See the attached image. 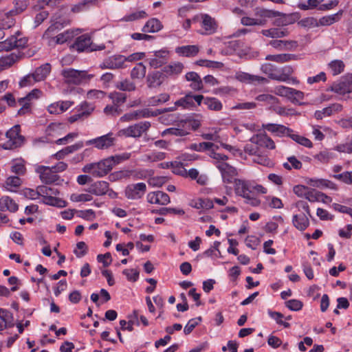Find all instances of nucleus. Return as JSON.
I'll list each match as a JSON object with an SVG mask.
<instances>
[{
  "mask_svg": "<svg viewBox=\"0 0 352 352\" xmlns=\"http://www.w3.org/2000/svg\"><path fill=\"white\" fill-rule=\"evenodd\" d=\"M114 166L113 157H107L98 162L90 163L82 168V171L89 173L96 177H102L107 175Z\"/></svg>",
  "mask_w": 352,
  "mask_h": 352,
  "instance_id": "1",
  "label": "nucleus"
},
{
  "mask_svg": "<svg viewBox=\"0 0 352 352\" xmlns=\"http://www.w3.org/2000/svg\"><path fill=\"white\" fill-rule=\"evenodd\" d=\"M61 74L65 83L69 85H80L87 82L94 77L93 74H89L85 70H76L72 68L65 69Z\"/></svg>",
  "mask_w": 352,
  "mask_h": 352,
  "instance_id": "2",
  "label": "nucleus"
},
{
  "mask_svg": "<svg viewBox=\"0 0 352 352\" xmlns=\"http://www.w3.org/2000/svg\"><path fill=\"white\" fill-rule=\"evenodd\" d=\"M58 193L59 191L56 188L38 186V194H40V197L43 198V201L44 204L58 208L65 207L67 202L55 197Z\"/></svg>",
  "mask_w": 352,
  "mask_h": 352,
  "instance_id": "3",
  "label": "nucleus"
},
{
  "mask_svg": "<svg viewBox=\"0 0 352 352\" xmlns=\"http://www.w3.org/2000/svg\"><path fill=\"white\" fill-rule=\"evenodd\" d=\"M20 125H14L6 133L7 140L2 144L5 149H13L21 146L24 142V137L20 135Z\"/></svg>",
  "mask_w": 352,
  "mask_h": 352,
  "instance_id": "4",
  "label": "nucleus"
},
{
  "mask_svg": "<svg viewBox=\"0 0 352 352\" xmlns=\"http://www.w3.org/2000/svg\"><path fill=\"white\" fill-rule=\"evenodd\" d=\"M151 127V122L148 121L140 122L135 124L131 125L125 129H121L119 131V135H122L126 138H140L146 133Z\"/></svg>",
  "mask_w": 352,
  "mask_h": 352,
  "instance_id": "5",
  "label": "nucleus"
},
{
  "mask_svg": "<svg viewBox=\"0 0 352 352\" xmlns=\"http://www.w3.org/2000/svg\"><path fill=\"white\" fill-rule=\"evenodd\" d=\"M72 47L78 51V52H93L95 50H101L104 49V46H99L96 48L92 43L91 38L88 34H82L76 38L75 42L72 45Z\"/></svg>",
  "mask_w": 352,
  "mask_h": 352,
  "instance_id": "6",
  "label": "nucleus"
},
{
  "mask_svg": "<svg viewBox=\"0 0 352 352\" xmlns=\"http://www.w3.org/2000/svg\"><path fill=\"white\" fill-rule=\"evenodd\" d=\"M215 166L221 172L224 183L232 184L236 180L235 176L237 175V171L234 167L224 162H217Z\"/></svg>",
  "mask_w": 352,
  "mask_h": 352,
  "instance_id": "7",
  "label": "nucleus"
},
{
  "mask_svg": "<svg viewBox=\"0 0 352 352\" xmlns=\"http://www.w3.org/2000/svg\"><path fill=\"white\" fill-rule=\"evenodd\" d=\"M36 172L39 174L40 179L43 183L46 184H56L60 181V176L53 171V168L49 166H38L36 168Z\"/></svg>",
  "mask_w": 352,
  "mask_h": 352,
  "instance_id": "8",
  "label": "nucleus"
},
{
  "mask_svg": "<svg viewBox=\"0 0 352 352\" xmlns=\"http://www.w3.org/2000/svg\"><path fill=\"white\" fill-rule=\"evenodd\" d=\"M331 90L343 96L352 93V74H348L342 77L339 82L333 83Z\"/></svg>",
  "mask_w": 352,
  "mask_h": 352,
  "instance_id": "9",
  "label": "nucleus"
},
{
  "mask_svg": "<svg viewBox=\"0 0 352 352\" xmlns=\"http://www.w3.org/2000/svg\"><path fill=\"white\" fill-rule=\"evenodd\" d=\"M21 33L18 31L14 35H12L6 40L2 41L6 51H10L14 48H23L26 46L28 38L20 37Z\"/></svg>",
  "mask_w": 352,
  "mask_h": 352,
  "instance_id": "10",
  "label": "nucleus"
},
{
  "mask_svg": "<svg viewBox=\"0 0 352 352\" xmlns=\"http://www.w3.org/2000/svg\"><path fill=\"white\" fill-rule=\"evenodd\" d=\"M146 191L144 183H138L128 185L125 188V196L129 199H139L143 197Z\"/></svg>",
  "mask_w": 352,
  "mask_h": 352,
  "instance_id": "11",
  "label": "nucleus"
},
{
  "mask_svg": "<svg viewBox=\"0 0 352 352\" xmlns=\"http://www.w3.org/2000/svg\"><path fill=\"white\" fill-rule=\"evenodd\" d=\"M115 138L111 136V133L102 135L100 137L88 140L86 145L94 144L98 149H107L114 144Z\"/></svg>",
  "mask_w": 352,
  "mask_h": 352,
  "instance_id": "12",
  "label": "nucleus"
},
{
  "mask_svg": "<svg viewBox=\"0 0 352 352\" xmlns=\"http://www.w3.org/2000/svg\"><path fill=\"white\" fill-rule=\"evenodd\" d=\"M126 62L125 56L122 55H114L104 60L100 65L102 69H120L124 67Z\"/></svg>",
  "mask_w": 352,
  "mask_h": 352,
  "instance_id": "13",
  "label": "nucleus"
},
{
  "mask_svg": "<svg viewBox=\"0 0 352 352\" xmlns=\"http://www.w3.org/2000/svg\"><path fill=\"white\" fill-rule=\"evenodd\" d=\"M29 3L28 0L16 1L15 3V8L13 10H10L6 13L7 19L8 20V25H3V28H10L13 25L12 16L19 14L23 12L28 7Z\"/></svg>",
  "mask_w": 352,
  "mask_h": 352,
  "instance_id": "14",
  "label": "nucleus"
},
{
  "mask_svg": "<svg viewBox=\"0 0 352 352\" xmlns=\"http://www.w3.org/2000/svg\"><path fill=\"white\" fill-rule=\"evenodd\" d=\"M166 78L162 71H154L148 73L146 76V84L149 88H156L160 87Z\"/></svg>",
  "mask_w": 352,
  "mask_h": 352,
  "instance_id": "15",
  "label": "nucleus"
},
{
  "mask_svg": "<svg viewBox=\"0 0 352 352\" xmlns=\"http://www.w3.org/2000/svg\"><path fill=\"white\" fill-rule=\"evenodd\" d=\"M168 56V51L160 50L155 52L154 57L150 58L147 60L151 67L157 69L162 67L167 62Z\"/></svg>",
  "mask_w": 352,
  "mask_h": 352,
  "instance_id": "16",
  "label": "nucleus"
},
{
  "mask_svg": "<svg viewBox=\"0 0 352 352\" xmlns=\"http://www.w3.org/2000/svg\"><path fill=\"white\" fill-rule=\"evenodd\" d=\"M250 141L258 146L266 147L270 149L275 148L274 142L266 134H256L253 135Z\"/></svg>",
  "mask_w": 352,
  "mask_h": 352,
  "instance_id": "17",
  "label": "nucleus"
},
{
  "mask_svg": "<svg viewBox=\"0 0 352 352\" xmlns=\"http://www.w3.org/2000/svg\"><path fill=\"white\" fill-rule=\"evenodd\" d=\"M147 201L150 204H157L160 205H167L170 199L168 194L162 191L149 192L147 195Z\"/></svg>",
  "mask_w": 352,
  "mask_h": 352,
  "instance_id": "18",
  "label": "nucleus"
},
{
  "mask_svg": "<svg viewBox=\"0 0 352 352\" xmlns=\"http://www.w3.org/2000/svg\"><path fill=\"white\" fill-rule=\"evenodd\" d=\"M262 127L272 133L276 134L278 136H283L285 135H287L288 136L289 133H292L293 130L286 127L284 125L282 124H263Z\"/></svg>",
  "mask_w": 352,
  "mask_h": 352,
  "instance_id": "19",
  "label": "nucleus"
},
{
  "mask_svg": "<svg viewBox=\"0 0 352 352\" xmlns=\"http://www.w3.org/2000/svg\"><path fill=\"white\" fill-rule=\"evenodd\" d=\"M269 45L279 50H292L298 47V43L296 41H282L272 40Z\"/></svg>",
  "mask_w": 352,
  "mask_h": 352,
  "instance_id": "20",
  "label": "nucleus"
},
{
  "mask_svg": "<svg viewBox=\"0 0 352 352\" xmlns=\"http://www.w3.org/2000/svg\"><path fill=\"white\" fill-rule=\"evenodd\" d=\"M109 184L105 181H98L91 184L87 191L98 196L106 195L108 192Z\"/></svg>",
  "mask_w": 352,
  "mask_h": 352,
  "instance_id": "21",
  "label": "nucleus"
},
{
  "mask_svg": "<svg viewBox=\"0 0 352 352\" xmlns=\"http://www.w3.org/2000/svg\"><path fill=\"white\" fill-rule=\"evenodd\" d=\"M201 26L205 30L206 34H211L216 32L217 29V24L214 19L212 18L208 14H203Z\"/></svg>",
  "mask_w": 352,
  "mask_h": 352,
  "instance_id": "22",
  "label": "nucleus"
},
{
  "mask_svg": "<svg viewBox=\"0 0 352 352\" xmlns=\"http://www.w3.org/2000/svg\"><path fill=\"white\" fill-rule=\"evenodd\" d=\"M294 226L300 231L305 230L309 226V221L305 214H294L292 218Z\"/></svg>",
  "mask_w": 352,
  "mask_h": 352,
  "instance_id": "23",
  "label": "nucleus"
},
{
  "mask_svg": "<svg viewBox=\"0 0 352 352\" xmlns=\"http://www.w3.org/2000/svg\"><path fill=\"white\" fill-rule=\"evenodd\" d=\"M199 51V47L198 45H184L181 47H177L175 49L176 53L181 56H186V57H193L195 56Z\"/></svg>",
  "mask_w": 352,
  "mask_h": 352,
  "instance_id": "24",
  "label": "nucleus"
},
{
  "mask_svg": "<svg viewBox=\"0 0 352 352\" xmlns=\"http://www.w3.org/2000/svg\"><path fill=\"white\" fill-rule=\"evenodd\" d=\"M343 11L340 10L336 14L327 15L321 17L318 21V27L319 26H327L331 25L336 22H338L340 20L341 16L342 15Z\"/></svg>",
  "mask_w": 352,
  "mask_h": 352,
  "instance_id": "25",
  "label": "nucleus"
},
{
  "mask_svg": "<svg viewBox=\"0 0 352 352\" xmlns=\"http://www.w3.org/2000/svg\"><path fill=\"white\" fill-rule=\"evenodd\" d=\"M83 146L84 144L82 142H78L75 144L68 146L63 148L62 150L57 152L54 156L57 160L63 159L67 155L80 149L83 147Z\"/></svg>",
  "mask_w": 352,
  "mask_h": 352,
  "instance_id": "26",
  "label": "nucleus"
},
{
  "mask_svg": "<svg viewBox=\"0 0 352 352\" xmlns=\"http://www.w3.org/2000/svg\"><path fill=\"white\" fill-rule=\"evenodd\" d=\"M184 69V65L182 63L177 62L169 64L163 67L162 72L166 76L178 75Z\"/></svg>",
  "mask_w": 352,
  "mask_h": 352,
  "instance_id": "27",
  "label": "nucleus"
},
{
  "mask_svg": "<svg viewBox=\"0 0 352 352\" xmlns=\"http://www.w3.org/2000/svg\"><path fill=\"white\" fill-rule=\"evenodd\" d=\"M0 210L1 211L8 210L14 212L18 210V205L10 197H2L0 199Z\"/></svg>",
  "mask_w": 352,
  "mask_h": 352,
  "instance_id": "28",
  "label": "nucleus"
},
{
  "mask_svg": "<svg viewBox=\"0 0 352 352\" xmlns=\"http://www.w3.org/2000/svg\"><path fill=\"white\" fill-rule=\"evenodd\" d=\"M51 71V65L49 63H45L39 67L36 68L34 72L33 73L34 76L36 78V80L40 82L43 80L47 75L50 74Z\"/></svg>",
  "mask_w": 352,
  "mask_h": 352,
  "instance_id": "29",
  "label": "nucleus"
},
{
  "mask_svg": "<svg viewBox=\"0 0 352 352\" xmlns=\"http://www.w3.org/2000/svg\"><path fill=\"white\" fill-rule=\"evenodd\" d=\"M75 36V32L72 30H67L64 32L60 33L56 36L52 38V41L56 44H63L65 42L72 39Z\"/></svg>",
  "mask_w": 352,
  "mask_h": 352,
  "instance_id": "30",
  "label": "nucleus"
},
{
  "mask_svg": "<svg viewBox=\"0 0 352 352\" xmlns=\"http://www.w3.org/2000/svg\"><path fill=\"white\" fill-rule=\"evenodd\" d=\"M162 28L161 22L155 18L148 20L142 28L143 32H156L160 31Z\"/></svg>",
  "mask_w": 352,
  "mask_h": 352,
  "instance_id": "31",
  "label": "nucleus"
},
{
  "mask_svg": "<svg viewBox=\"0 0 352 352\" xmlns=\"http://www.w3.org/2000/svg\"><path fill=\"white\" fill-rule=\"evenodd\" d=\"M204 104L211 111H219L223 108V104L220 100L214 97H206Z\"/></svg>",
  "mask_w": 352,
  "mask_h": 352,
  "instance_id": "32",
  "label": "nucleus"
},
{
  "mask_svg": "<svg viewBox=\"0 0 352 352\" xmlns=\"http://www.w3.org/2000/svg\"><path fill=\"white\" fill-rule=\"evenodd\" d=\"M238 78L241 81L248 82H257L258 83H267L268 80L264 77L251 75L248 73H242L239 76Z\"/></svg>",
  "mask_w": 352,
  "mask_h": 352,
  "instance_id": "33",
  "label": "nucleus"
},
{
  "mask_svg": "<svg viewBox=\"0 0 352 352\" xmlns=\"http://www.w3.org/2000/svg\"><path fill=\"white\" fill-rule=\"evenodd\" d=\"M280 17L276 19L274 24L276 26H284L292 24L296 21V14H285L282 13Z\"/></svg>",
  "mask_w": 352,
  "mask_h": 352,
  "instance_id": "34",
  "label": "nucleus"
},
{
  "mask_svg": "<svg viewBox=\"0 0 352 352\" xmlns=\"http://www.w3.org/2000/svg\"><path fill=\"white\" fill-rule=\"evenodd\" d=\"M262 34L268 37L271 38H282L289 34V32L287 29L280 30L278 28H271L269 30H262Z\"/></svg>",
  "mask_w": 352,
  "mask_h": 352,
  "instance_id": "35",
  "label": "nucleus"
},
{
  "mask_svg": "<svg viewBox=\"0 0 352 352\" xmlns=\"http://www.w3.org/2000/svg\"><path fill=\"white\" fill-rule=\"evenodd\" d=\"M109 98L111 100L113 104L120 107L126 102L127 96L125 93L113 91L109 94Z\"/></svg>",
  "mask_w": 352,
  "mask_h": 352,
  "instance_id": "36",
  "label": "nucleus"
},
{
  "mask_svg": "<svg viewBox=\"0 0 352 352\" xmlns=\"http://www.w3.org/2000/svg\"><path fill=\"white\" fill-rule=\"evenodd\" d=\"M294 72V69L292 66L286 65L278 71L277 80L280 82H285L289 80L290 76Z\"/></svg>",
  "mask_w": 352,
  "mask_h": 352,
  "instance_id": "37",
  "label": "nucleus"
},
{
  "mask_svg": "<svg viewBox=\"0 0 352 352\" xmlns=\"http://www.w3.org/2000/svg\"><path fill=\"white\" fill-rule=\"evenodd\" d=\"M235 184L236 192L239 195H246V193H252L250 186L245 182L236 179L234 182Z\"/></svg>",
  "mask_w": 352,
  "mask_h": 352,
  "instance_id": "38",
  "label": "nucleus"
},
{
  "mask_svg": "<svg viewBox=\"0 0 352 352\" xmlns=\"http://www.w3.org/2000/svg\"><path fill=\"white\" fill-rule=\"evenodd\" d=\"M81 108H82V111L71 116L69 118V122L73 123V122L77 121L78 119H80L84 117H87L93 111V108L89 107V105L86 102H85L84 104H82Z\"/></svg>",
  "mask_w": 352,
  "mask_h": 352,
  "instance_id": "39",
  "label": "nucleus"
},
{
  "mask_svg": "<svg viewBox=\"0 0 352 352\" xmlns=\"http://www.w3.org/2000/svg\"><path fill=\"white\" fill-rule=\"evenodd\" d=\"M146 72V67L142 63H139L133 68L131 72V77L133 79H140L145 76Z\"/></svg>",
  "mask_w": 352,
  "mask_h": 352,
  "instance_id": "40",
  "label": "nucleus"
},
{
  "mask_svg": "<svg viewBox=\"0 0 352 352\" xmlns=\"http://www.w3.org/2000/svg\"><path fill=\"white\" fill-rule=\"evenodd\" d=\"M192 93L189 92L184 97L175 102V106L182 107L184 109H188L195 107V103L192 100Z\"/></svg>",
  "mask_w": 352,
  "mask_h": 352,
  "instance_id": "41",
  "label": "nucleus"
},
{
  "mask_svg": "<svg viewBox=\"0 0 352 352\" xmlns=\"http://www.w3.org/2000/svg\"><path fill=\"white\" fill-rule=\"evenodd\" d=\"M261 71L267 74L272 80H277V74L278 69L271 63H265L261 66Z\"/></svg>",
  "mask_w": 352,
  "mask_h": 352,
  "instance_id": "42",
  "label": "nucleus"
},
{
  "mask_svg": "<svg viewBox=\"0 0 352 352\" xmlns=\"http://www.w3.org/2000/svg\"><path fill=\"white\" fill-rule=\"evenodd\" d=\"M192 206L197 209L209 210L214 207L213 201L210 199L199 198L194 201Z\"/></svg>",
  "mask_w": 352,
  "mask_h": 352,
  "instance_id": "43",
  "label": "nucleus"
},
{
  "mask_svg": "<svg viewBox=\"0 0 352 352\" xmlns=\"http://www.w3.org/2000/svg\"><path fill=\"white\" fill-rule=\"evenodd\" d=\"M0 319L4 324V327H6V328H9L14 326L12 322V314L6 309H0Z\"/></svg>",
  "mask_w": 352,
  "mask_h": 352,
  "instance_id": "44",
  "label": "nucleus"
},
{
  "mask_svg": "<svg viewBox=\"0 0 352 352\" xmlns=\"http://www.w3.org/2000/svg\"><path fill=\"white\" fill-rule=\"evenodd\" d=\"M293 88L285 87L283 85L276 86L274 88V93L276 95L286 97L288 99H292Z\"/></svg>",
  "mask_w": 352,
  "mask_h": 352,
  "instance_id": "45",
  "label": "nucleus"
},
{
  "mask_svg": "<svg viewBox=\"0 0 352 352\" xmlns=\"http://www.w3.org/2000/svg\"><path fill=\"white\" fill-rule=\"evenodd\" d=\"M116 87L123 91H132L136 89L135 83L128 79L118 82L116 84Z\"/></svg>",
  "mask_w": 352,
  "mask_h": 352,
  "instance_id": "46",
  "label": "nucleus"
},
{
  "mask_svg": "<svg viewBox=\"0 0 352 352\" xmlns=\"http://www.w3.org/2000/svg\"><path fill=\"white\" fill-rule=\"evenodd\" d=\"M344 63L340 60H333L329 64V67L333 75L341 74L344 71Z\"/></svg>",
  "mask_w": 352,
  "mask_h": 352,
  "instance_id": "47",
  "label": "nucleus"
},
{
  "mask_svg": "<svg viewBox=\"0 0 352 352\" xmlns=\"http://www.w3.org/2000/svg\"><path fill=\"white\" fill-rule=\"evenodd\" d=\"M298 25L304 28H312L318 27V21L316 18L309 16L299 21Z\"/></svg>",
  "mask_w": 352,
  "mask_h": 352,
  "instance_id": "48",
  "label": "nucleus"
},
{
  "mask_svg": "<svg viewBox=\"0 0 352 352\" xmlns=\"http://www.w3.org/2000/svg\"><path fill=\"white\" fill-rule=\"evenodd\" d=\"M322 197L327 198V195L315 189H309L305 197L311 202L319 201Z\"/></svg>",
  "mask_w": 352,
  "mask_h": 352,
  "instance_id": "49",
  "label": "nucleus"
},
{
  "mask_svg": "<svg viewBox=\"0 0 352 352\" xmlns=\"http://www.w3.org/2000/svg\"><path fill=\"white\" fill-rule=\"evenodd\" d=\"M288 136L291 138L294 141L297 142L298 144L305 146L307 148L312 147L311 142L307 138L299 135L298 134H294L292 133H289Z\"/></svg>",
  "mask_w": 352,
  "mask_h": 352,
  "instance_id": "50",
  "label": "nucleus"
},
{
  "mask_svg": "<svg viewBox=\"0 0 352 352\" xmlns=\"http://www.w3.org/2000/svg\"><path fill=\"white\" fill-rule=\"evenodd\" d=\"M214 146V144L212 142H201L190 144L188 148L192 151L202 152L210 150Z\"/></svg>",
  "mask_w": 352,
  "mask_h": 352,
  "instance_id": "51",
  "label": "nucleus"
},
{
  "mask_svg": "<svg viewBox=\"0 0 352 352\" xmlns=\"http://www.w3.org/2000/svg\"><path fill=\"white\" fill-rule=\"evenodd\" d=\"M16 103L21 106V109L18 111L19 115H24L30 111V100L26 96L19 98Z\"/></svg>",
  "mask_w": 352,
  "mask_h": 352,
  "instance_id": "52",
  "label": "nucleus"
},
{
  "mask_svg": "<svg viewBox=\"0 0 352 352\" xmlns=\"http://www.w3.org/2000/svg\"><path fill=\"white\" fill-rule=\"evenodd\" d=\"M170 98V96L168 94L164 93L161 94L157 96L152 97L149 99L148 103L152 106H157L160 104L164 103L167 102Z\"/></svg>",
  "mask_w": 352,
  "mask_h": 352,
  "instance_id": "53",
  "label": "nucleus"
},
{
  "mask_svg": "<svg viewBox=\"0 0 352 352\" xmlns=\"http://www.w3.org/2000/svg\"><path fill=\"white\" fill-rule=\"evenodd\" d=\"M202 318L201 316H199L196 318L190 319L187 324L185 326L184 329V333L186 335L190 334L193 329L199 324V323L201 321Z\"/></svg>",
  "mask_w": 352,
  "mask_h": 352,
  "instance_id": "54",
  "label": "nucleus"
},
{
  "mask_svg": "<svg viewBox=\"0 0 352 352\" xmlns=\"http://www.w3.org/2000/svg\"><path fill=\"white\" fill-rule=\"evenodd\" d=\"M323 0H307V3H301L298 5V8L302 10L314 9L320 6Z\"/></svg>",
  "mask_w": 352,
  "mask_h": 352,
  "instance_id": "55",
  "label": "nucleus"
},
{
  "mask_svg": "<svg viewBox=\"0 0 352 352\" xmlns=\"http://www.w3.org/2000/svg\"><path fill=\"white\" fill-rule=\"evenodd\" d=\"M147 14L144 10L136 11L131 13L124 16V19L126 21H133L140 19H144L147 16Z\"/></svg>",
  "mask_w": 352,
  "mask_h": 352,
  "instance_id": "56",
  "label": "nucleus"
},
{
  "mask_svg": "<svg viewBox=\"0 0 352 352\" xmlns=\"http://www.w3.org/2000/svg\"><path fill=\"white\" fill-rule=\"evenodd\" d=\"M21 179L17 176L9 177L6 182V185L8 190L12 191V188H17L21 185Z\"/></svg>",
  "mask_w": 352,
  "mask_h": 352,
  "instance_id": "57",
  "label": "nucleus"
},
{
  "mask_svg": "<svg viewBox=\"0 0 352 352\" xmlns=\"http://www.w3.org/2000/svg\"><path fill=\"white\" fill-rule=\"evenodd\" d=\"M92 196L89 194H72L70 196V199L74 202H85L89 201L92 200Z\"/></svg>",
  "mask_w": 352,
  "mask_h": 352,
  "instance_id": "58",
  "label": "nucleus"
},
{
  "mask_svg": "<svg viewBox=\"0 0 352 352\" xmlns=\"http://www.w3.org/2000/svg\"><path fill=\"white\" fill-rule=\"evenodd\" d=\"M104 112L107 116H116L121 113L122 110L120 107L113 104L106 106L104 109Z\"/></svg>",
  "mask_w": 352,
  "mask_h": 352,
  "instance_id": "59",
  "label": "nucleus"
},
{
  "mask_svg": "<svg viewBox=\"0 0 352 352\" xmlns=\"http://www.w3.org/2000/svg\"><path fill=\"white\" fill-rule=\"evenodd\" d=\"M285 305L292 311H299L302 307V302L296 299H292L285 302Z\"/></svg>",
  "mask_w": 352,
  "mask_h": 352,
  "instance_id": "60",
  "label": "nucleus"
},
{
  "mask_svg": "<svg viewBox=\"0 0 352 352\" xmlns=\"http://www.w3.org/2000/svg\"><path fill=\"white\" fill-rule=\"evenodd\" d=\"M122 273L129 281L135 282L139 277V272L137 270L125 269Z\"/></svg>",
  "mask_w": 352,
  "mask_h": 352,
  "instance_id": "61",
  "label": "nucleus"
},
{
  "mask_svg": "<svg viewBox=\"0 0 352 352\" xmlns=\"http://www.w3.org/2000/svg\"><path fill=\"white\" fill-rule=\"evenodd\" d=\"M165 134H171L176 136H185L188 134V132L184 129L169 128L163 132L162 135Z\"/></svg>",
  "mask_w": 352,
  "mask_h": 352,
  "instance_id": "62",
  "label": "nucleus"
},
{
  "mask_svg": "<svg viewBox=\"0 0 352 352\" xmlns=\"http://www.w3.org/2000/svg\"><path fill=\"white\" fill-rule=\"evenodd\" d=\"M38 82L36 80L33 74H28L23 78L20 81L19 85L21 87L33 85L35 82Z\"/></svg>",
  "mask_w": 352,
  "mask_h": 352,
  "instance_id": "63",
  "label": "nucleus"
},
{
  "mask_svg": "<svg viewBox=\"0 0 352 352\" xmlns=\"http://www.w3.org/2000/svg\"><path fill=\"white\" fill-rule=\"evenodd\" d=\"M314 158L322 163H327L332 158V154L327 151H322L316 155Z\"/></svg>",
  "mask_w": 352,
  "mask_h": 352,
  "instance_id": "64",
  "label": "nucleus"
}]
</instances>
